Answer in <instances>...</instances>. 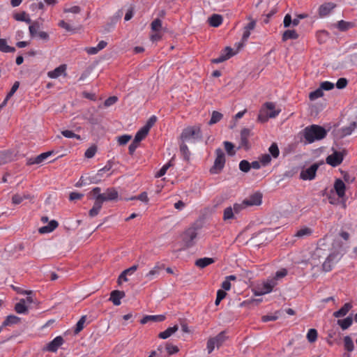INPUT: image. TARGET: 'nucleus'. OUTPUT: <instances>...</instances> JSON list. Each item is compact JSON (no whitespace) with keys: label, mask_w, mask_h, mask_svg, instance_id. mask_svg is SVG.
Masks as SVG:
<instances>
[{"label":"nucleus","mask_w":357,"mask_h":357,"mask_svg":"<svg viewBox=\"0 0 357 357\" xmlns=\"http://www.w3.org/2000/svg\"><path fill=\"white\" fill-rule=\"evenodd\" d=\"M326 134V130L318 125H312L304 129V137L309 143L324 139Z\"/></svg>","instance_id":"obj_1"},{"label":"nucleus","mask_w":357,"mask_h":357,"mask_svg":"<svg viewBox=\"0 0 357 357\" xmlns=\"http://www.w3.org/2000/svg\"><path fill=\"white\" fill-rule=\"evenodd\" d=\"M180 139L183 142L202 139V134L200 126L196 125L184 128L181 134Z\"/></svg>","instance_id":"obj_2"},{"label":"nucleus","mask_w":357,"mask_h":357,"mask_svg":"<svg viewBox=\"0 0 357 357\" xmlns=\"http://www.w3.org/2000/svg\"><path fill=\"white\" fill-rule=\"evenodd\" d=\"M216 158L213 165L210 168L209 172L211 174H217L222 172L225 165V155L224 151L218 148L215 150Z\"/></svg>","instance_id":"obj_3"},{"label":"nucleus","mask_w":357,"mask_h":357,"mask_svg":"<svg viewBox=\"0 0 357 357\" xmlns=\"http://www.w3.org/2000/svg\"><path fill=\"white\" fill-rule=\"evenodd\" d=\"M264 107L271 112L267 113L264 109H262L259 115H258V121L261 123H264L268 121L269 118H275L277 116L280 110H275V104L271 102H267L264 105Z\"/></svg>","instance_id":"obj_4"},{"label":"nucleus","mask_w":357,"mask_h":357,"mask_svg":"<svg viewBox=\"0 0 357 357\" xmlns=\"http://www.w3.org/2000/svg\"><path fill=\"white\" fill-rule=\"evenodd\" d=\"M227 339V337L226 336L225 331H222L215 337L209 338L207 341L206 346L208 353L211 354L214 350L215 347L218 349L220 348Z\"/></svg>","instance_id":"obj_5"},{"label":"nucleus","mask_w":357,"mask_h":357,"mask_svg":"<svg viewBox=\"0 0 357 357\" xmlns=\"http://www.w3.org/2000/svg\"><path fill=\"white\" fill-rule=\"evenodd\" d=\"M197 233L195 227H190L186 229L183 234V241L185 247L190 248L195 244V239L197 238Z\"/></svg>","instance_id":"obj_6"},{"label":"nucleus","mask_w":357,"mask_h":357,"mask_svg":"<svg viewBox=\"0 0 357 357\" xmlns=\"http://www.w3.org/2000/svg\"><path fill=\"white\" fill-rule=\"evenodd\" d=\"M119 192L114 188H108L106 190L102 193V195H99V198L101 199L100 204L102 205L105 202H112L118 199Z\"/></svg>","instance_id":"obj_7"},{"label":"nucleus","mask_w":357,"mask_h":357,"mask_svg":"<svg viewBox=\"0 0 357 357\" xmlns=\"http://www.w3.org/2000/svg\"><path fill=\"white\" fill-rule=\"evenodd\" d=\"M319 167V164L314 163L309 168L303 169L300 174V178L303 181L314 179Z\"/></svg>","instance_id":"obj_8"},{"label":"nucleus","mask_w":357,"mask_h":357,"mask_svg":"<svg viewBox=\"0 0 357 357\" xmlns=\"http://www.w3.org/2000/svg\"><path fill=\"white\" fill-rule=\"evenodd\" d=\"M308 17V15L306 13L296 14V17L292 20L290 14H287L284 16L283 24L285 28L289 27L291 24L293 26H296L298 25V19H305Z\"/></svg>","instance_id":"obj_9"},{"label":"nucleus","mask_w":357,"mask_h":357,"mask_svg":"<svg viewBox=\"0 0 357 357\" xmlns=\"http://www.w3.org/2000/svg\"><path fill=\"white\" fill-rule=\"evenodd\" d=\"M244 204L248 206H259L262 202V194L256 192L243 200Z\"/></svg>","instance_id":"obj_10"},{"label":"nucleus","mask_w":357,"mask_h":357,"mask_svg":"<svg viewBox=\"0 0 357 357\" xmlns=\"http://www.w3.org/2000/svg\"><path fill=\"white\" fill-rule=\"evenodd\" d=\"M64 342L63 338L61 336L56 337L53 340L50 342L43 349V351L50 352H56L59 347H61Z\"/></svg>","instance_id":"obj_11"},{"label":"nucleus","mask_w":357,"mask_h":357,"mask_svg":"<svg viewBox=\"0 0 357 357\" xmlns=\"http://www.w3.org/2000/svg\"><path fill=\"white\" fill-rule=\"evenodd\" d=\"M343 160V155L341 152L335 151L333 154L329 155L326 159V163L332 167H337L342 163Z\"/></svg>","instance_id":"obj_12"},{"label":"nucleus","mask_w":357,"mask_h":357,"mask_svg":"<svg viewBox=\"0 0 357 357\" xmlns=\"http://www.w3.org/2000/svg\"><path fill=\"white\" fill-rule=\"evenodd\" d=\"M66 69L67 65L61 64L59 67L56 68L54 70L49 71L47 73V75L52 79H56L61 75L66 77L67 75Z\"/></svg>","instance_id":"obj_13"},{"label":"nucleus","mask_w":357,"mask_h":357,"mask_svg":"<svg viewBox=\"0 0 357 357\" xmlns=\"http://www.w3.org/2000/svg\"><path fill=\"white\" fill-rule=\"evenodd\" d=\"M225 52V54H220L218 58L212 59V63H220L224 62L236 54V52H234L230 47H226Z\"/></svg>","instance_id":"obj_14"},{"label":"nucleus","mask_w":357,"mask_h":357,"mask_svg":"<svg viewBox=\"0 0 357 357\" xmlns=\"http://www.w3.org/2000/svg\"><path fill=\"white\" fill-rule=\"evenodd\" d=\"M225 52V54H220L218 58L212 59V63H220L224 62L236 54V52H234L230 47H226Z\"/></svg>","instance_id":"obj_15"},{"label":"nucleus","mask_w":357,"mask_h":357,"mask_svg":"<svg viewBox=\"0 0 357 357\" xmlns=\"http://www.w3.org/2000/svg\"><path fill=\"white\" fill-rule=\"evenodd\" d=\"M251 135V130L249 128H243L241 132V146L245 149H249L248 138Z\"/></svg>","instance_id":"obj_16"},{"label":"nucleus","mask_w":357,"mask_h":357,"mask_svg":"<svg viewBox=\"0 0 357 357\" xmlns=\"http://www.w3.org/2000/svg\"><path fill=\"white\" fill-rule=\"evenodd\" d=\"M126 294L123 291L114 290L111 292L109 301H111L114 305H119L121 304V299L125 297Z\"/></svg>","instance_id":"obj_17"},{"label":"nucleus","mask_w":357,"mask_h":357,"mask_svg":"<svg viewBox=\"0 0 357 357\" xmlns=\"http://www.w3.org/2000/svg\"><path fill=\"white\" fill-rule=\"evenodd\" d=\"M52 153V151H47L43 153L35 158H31L28 159L27 165H31L34 164H40L47 159Z\"/></svg>","instance_id":"obj_18"},{"label":"nucleus","mask_w":357,"mask_h":357,"mask_svg":"<svg viewBox=\"0 0 357 357\" xmlns=\"http://www.w3.org/2000/svg\"><path fill=\"white\" fill-rule=\"evenodd\" d=\"M336 6L333 3H325L320 6L319 8V15L321 17L328 15L330 12Z\"/></svg>","instance_id":"obj_19"},{"label":"nucleus","mask_w":357,"mask_h":357,"mask_svg":"<svg viewBox=\"0 0 357 357\" xmlns=\"http://www.w3.org/2000/svg\"><path fill=\"white\" fill-rule=\"evenodd\" d=\"M334 189L339 197L342 198L345 195L346 186L343 181L340 178L335 180L334 183Z\"/></svg>","instance_id":"obj_20"},{"label":"nucleus","mask_w":357,"mask_h":357,"mask_svg":"<svg viewBox=\"0 0 357 357\" xmlns=\"http://www.w3.org/2000/svg\"><path fill=\"white\" fill-rule=\"evenodd\" d=\"M165 319V315H146L141 320L142 324H146L149 321L161 322Z\"/></svg>","instance_id":"obj_21"},{"label":"nucleus","mask_w":357,"mask_h":357,"mask_svg":"<svg viewBox=\"0 0 357 357\" xmlns=\"http://www.w3.org/2000/svg\"><path fill=\"white\" fill-rule=\"evenodd\" d=\"M13 151L8 150L0 153V165L8 163L14 160Z\"/></svg>","instance_id":"obj_22"},{"label":"nucleus","mask_w":357,"mask_h":357,"mask_svg":"<svg viewBox=\"0 0 357 357\" xmlns=\"http://www.w3.org/2000/svg\"><path fill=\"white\" fill-rule=\"evenodd\" d=\"M21 319L15 315H8L6 317L3 322L2 323V326L6 327V326H10L13 325L17 324L20 323Z\"/></svg>","instance_id":"obj_23"},{"label":"nucleus","mask_w":357,"mask_h":357,"mask_svg":"<svg viewBox=\"0 0 357 357\" xmlns=\"http://www.w3.org/2000/svg\"><path fill=\"white\" fill-rule=\"evenodd\" d=\"M215 262V260L213 258L210 257H204L198 259L195 261V266L200 268H204L205 267L208 266V265L213 264Z\"/></svg>","instance_id":"obj_24"},{"label":"nucleus","mask_w":357,"mask_h":357,"mask_svg":"<svg viewBox=\"0 0 357 357\" xmlns=\"http://www.w3.org/2000/svg\"><path fill=\"white\" fill-rule=\"evenodd\" d=\"M58 225V222L53 220H51L47 225L40 227L38 231L40 234L50 233L54 231Z\"/></svg>","instance_id":"obj_25"},{"label":"nucleus","mask_w":357,"mask_h":357,"mask_svg":"<svg viewBox=\"0 0 357 357\" xmlns=\"http://www.w3.org/2000/svg\"><path fill=\"white\" fill-rule=\"evenodd\" d=\"M298 37L299 35L294 29H288L283 33L282 40L283 42H285L289 39L296 40Z\"/></svg>","instance_id":"obj_26"},{"label":"nucleus","mask_w":357,"mask_h":357,"mask_svg":"<svg viewBox=\"0 0 357 357\" xmlns=\"http://www.w3.org/2000/svg\"><path fill=\"white\" fill-rule=\"evenodd\" d=\"M208 22L210 26L213 27H218L222 22V17L218 14H213L210 17H208Z\"/></svg>","instance_id":"obj_27"},{"label":"nucleus","mask_w":357,"mask_h":357,"mask_svg":"<svg viewBox=\"0 0 357 357\" xmlns=\"http://www.w3.org/2000/svg\"><path fill=\"white\" fill-rule=\"evenodd\" d=\"M15 310L18 314H27L29 312L28 307L25 304V299L22 298L15 304Z\"/></svg>","instance_id":"obj_28"},{"label":"nucleus","mask_w":357,"mask_h":357,"mask_svg":"<svg viewBox=\"0 0 357 357\" xmlns=\"http://www.w3.org/2000/svg\"><path fill=\"white\" fill-rule=\"evenodd\" d=\"M352 305L350 303H345L339 310L333 313L335 317H341L345 316L351 309Z\"/></svg>","instance_id":"obj_29"},{"label":"nucleus","mask_w":357,"mask_h":357,"mask_svg":"<svg viewBox=\"0 0 357 357\" xmlns=\"http://www.w3.org/2000/svg\"><path fill=\"white\" fill-rule=\"evenodd\" d=\"M178 329V326L177 325H175L173 327H169L165 331L160 333L158 334V337L161 339H167L176 332Z\"/></svg>","instance_id":"obj_30"},{"label":"nucleus","mask_w":357,"mask_h":357,"mask_svg":"<svg viewBox=\"0 0 357 357\" xmlns=\"http://www.w3.org/2000/svg\"><path fill=\"white\" fill-rule=\"evenodd\" d=\"M180 152L185 160L187 162L190 161V151H189L188 146L185 144V142H182L180 144Z\"/></svg>","instance_id":"obj_31"},{"label":"nucleus","mask_w":357,"mask_h":357,"mask_svg":"<svg viewBox=\"0 0 357 357\" xmlns=\"http://www.w3.org/2000/svg\"><path fill=\"white\" fill-rule=\"evenodd\" d=\"M337 323L342 330H346L351 326L353 323V318L351 316H349L344 319H338Z\"/></svg>","instance_id":"obj_32"},{"label":"nucleus","mask_w":357,"mask_h":357,"mask_svg":"<svg viewBox=\"0 0 357 357\" xmlns=\"http://www.w3.org/2000/svg\"><path fill=\"white\" fill-rule=\"evenodd\" d=\"M164 268V265H156L153 269L149 271L148 273H146V277L149 278V280H153L156 275H158L161 270Z\"/></svg>","instance_id":"obj_33"},{"label":"nucleus","mask_w":357,"mask_h":357,"mask_svg":"<svg viewBox=\"0 0 357 357\" xmlns=\"http://www.w3.org/2000/svg\"><path fill=\"white\" fill-rule=\"evenodd\" d=\"M174 158H175L174 156V157H172V159H171V160H169V161L166 165H164V166H163V167H162V168H161V169H160V170H159V171L155 174V176L156 178H160V177H161V176H164V175L166 174V172H167V169H168L170 167H172V166H173V165H174L173 160H174Z\"/></svg>","instance_id":"obj_34"},{"label":"nucleus","mask_w":357,"mask_h":357,"mask_svg":"<svg viewBox=\"0 0 357 357\" xmlns=\"http://www.w3.org/2000/svg\"><path fill=\"white\" fill-rule=\"evenodd\" d=\"M335 255H330L325 259L324 262L322 264L323 270L325 272H328L332 270V261L334 259Z\"/></svg>","instance_id":"obj_35"},{"label":"nucleus","mask_w":357,"mask_h":357,"mask_svg":"<svg viewBox=\"0 0 357 357\" xmlns=\"http://www.w3.org/2000/svg\"><path fill=\"white\" fill-rule=\"evenodd\" d=\"M0 51L2 52H15V48L7 45L6 39L0 40Z\"/></svg>","instance_id":"obj_36"},{"label":"nucleus","mask_w":357,"mask_h":357,"mask_svg":"<svg viewBox=\"0 0 357 357\" xmlns=\"http://www.w3.org/2000/svg\"><path fill=\"white\" fill-rule=\"evenodd\" d=\"M275 284V282L273 280L264 283L259 295L270 293L273 290Z\"/></svg>","instance_id":"obj_37"},{"label":"nucleus","mask_w":357,"mask_h":357,"mask_svg":"<svg viewBox=\"0 0 357 357\" xmlns=\"http://www.w3.org/2000/svg\"><path fill=\"white\" fill-rule=\"evenodd\" d=\"M344 349L349 352L352 351L354 349L353 340L349 335L344 337Z\"/></svg>","instance_id":"obj_38"},{"label":"nucleus","mask_w":357,"mask_h":357,"mask_svg":"<svg viewBox=\"0 0 357 357\" xmlns=\"http://www.w3.org/2000/svg\"><path fill=\"white\" fill-rule=\"evenodd\" d=\"M222 116H223V115L220 112H217V111H213L212 112L211 118L208 123V125L211 126V125H213V124L219 122L222 119Z\"/></svg>","instance_id":"obj_39"},{"label":"nucleus","mask_w":357,"mask_h":357,"mask_svg":"<svg viewBox=\"0 0 357 357\" xmlns=\"http://www.w3.org/2000/svg\"><path fill=\"white\" fill-rule=\"evenodd\" d=\"M357 128V122H352L349 126L342 128V133L344 136L349 135Z\"/></svg>","instance_id":"obj_40"},{"label":"nucleus","mask_w":357,"mask_h":357,"mask_svg":"<svg viewBox=\"0 0 357 357\" xmlns=\"http://www.w3.org/2000/svg\"><path fill=\"white\" fill-rule=\"evenodd\" d=\"M268 151L271 157L273 158H278L280 155V150L277 143L273 142L268 148Z\"/></svg>","instance_id":"obj_41"},{"label":"nucleus","mask_w":357,"mask_h":357,"mask_svg":"<svg viewBox=\"0 0 357 357\" xmlns=\"http://www.w3.org/2000/svg\"><path fill=\"white\" fill-rule=\"evenodd\" d=\"M31 196L29 195H20L19 194H15L12 197V202L14 204H20L22 202L24 199H30Z\"/></svg>","instance_id":"obj_42"},{"label":"nucleus","mask_w":357,"mask_h":357,"mask_svg":"<svg viewBox=\"0 0 357 357\" xmlns=\"http://www.w3.org/2000/svg\"><path fill=\"white\" fill-rule=\"evenodd\" d=\"M102 206V205L100 203L94 202L93 207L90 209V211L89 212V216L90 217L96 216L99 213Z\"/></svg>","instance_id":"obj_43"},{"label":"nucleus","mask_w":357,"mask_h":357,"mask_svg":"<svg viewBox=\"0 0 357 357\" xmlns=\"http://www.w3.org/2000/svg\"><path fill=\"white\" fill-rule=\"evenodd\" d=\"M324 96V92L322 89L319 86L317 89L314 91H312L309 94V98L310 100H315L316 99L321 98Z\"/></svg>","instance_id":"obj_44"},{"label":"nucleus","mask_w":357,"mask_h":357,"mask_svg":"<svg viewBox=\"0 0 357 357\" xmlns=\"http://www.w3.org/2000/svg\"><path fill=\"white\" fill-rule=\"evenodd\" d=\"M317 331L314 328H310L307 332V339L309 342L313 343L317 340Z\"/></svg>","instance_id":"obj_45"},{"label":"nucleus","mask_w":357,"mask_h":357,"mask_svg":"<svg viewBox=\"0 0 357 357\" xmlns=\"http://www.w3.org/2000/svg\"><path fill=\"white\" fill-rule=\"evenodd\" d=\"M86 320V316L83 315L79 320L77 321L76 324V327L75 328L74 333L75 334H78L84 328V323Z\"/></svg>","instance_id":"obj_46"},{"label":"nucleus","mask_w":357,"mask_h":357,"mask_svg":"<svg viewBox=\"0 0 357 357\" xmlns=\"http://www.w3.org/2000/svg\"><path fill=\"white\" fill-rule=\"evenodd\" d=\"M352 26L353 24L351 22H345L344 20H340L337 24V27L342 31H347Z\"/></svg>","instance_id":"obj_47"},{"label":"nucleus","mask_w":357,"mask_h":357,"mask_svg":"<svg viewBox=\"0 0 357 357\" xmlns=\"http://www.w3.org/2000/svg\"><path fill=\"white\" fill-rule=\"evenodd\" d=\"M234 218V212L231 206L227 207L224 210L223 213V220H228L233 219Z\"/></svg>","instance_id":"obj_48"},{"label":"nucleus","mask_w":357,"mask_h":357,"mask_svg":"<svg viewBox=\"0 0 357 357\" xmlns=\"http://www.w3.org/2000/svg\"><path fill=\"white\" fill-rule=\"evenodd\" d=\"M90 194L92 195L93 198L95 199V202L100 203L101 199L99 198V195H102L101 188L96 187L91 190Z\"/></svg>","instance_id":"obj_49"},{"label":"nucleus","mask_w":357,"mask_h":357,"mask_svg":"<svg viewBox=\"0 0 357 357\" xmlns=\"http://www.w3.org/2000/svg\"><path fill=\"white\" fill-rule=\"evenodd\" d=\"M14 18L15 20L17 21H22V22H25L28 24H30L31 22V20L30 18H26V13L25 12H22L20 13H16L14 15Z\"/></svg>","instance_id":"obj_50"},{"label":"nucleus","mask_w":357,"mask_h":357,"mask_svg":"<svg viewBox=\"0 0 357 357\" xmlns=\"http://www.w3.org/2000/svg\"><path fill=\"white\" fill-rule=\"evenodd\" d=\"M317 40L319 43H324L328 38V33L326 31H319L317 34Z\"/></svg>","instance_id":"obj_51"},{"label":"nucleus","mask_w":357,"mask_h":357,"mask_svg":"<svg viewBox=\"0 0 357 357\" xmlns=\"http://www.w3.org/2000/svg\"><path fill=\"white\" fill-rule=\"evenodd\" d=\"M312 234L311 229L308 227H303L297 231V232L295 234V236L296 237H303L304 236H309Z\"/></svg>","instance_id":"obj_52"},{"label":"nucleus","mask_w":357,"mask_h":357,"mask_svg":"<svg viewBox=\"0 0 357 357\" xmlns=\"http://www.w3.org/2000/svg\"><path fill=\"white\" fill-rule=\"evenodd\" d=\"M239 169L243 172H248L250 170V163L245 160H243L239 163Z\"/></svg>","instance_id":"obj_53"},{"label":"nucleus","mask_w":357,"mask_h":357,"mask_svg":"<svg viewBox=\"0 0 357 357\" xmlns=\"http://www.w3.org/2000/svg\"><path fill=\"white\" fill-rule=\"evenodd\" d=\"M96 152H97V146L95 145H93L86 149V151H85V153H84V156L86 158H91L95 155Z\"/></svg>","instance_id":"obj_54"},{"label":"nucleus","mask_w":357,"mask_h":357,"mask_svg":"<svg viewBox=\"0 0 357 357\" xmlns=\"http://www.w3.org/2000/svg\"><path fill=\"white\" fill-rule=\"evenodd\" d=\"M151 29L153 31H159L161 28H162V21L157 18V19H155L152 22H151Z\"/></svg>","instance_id":"obj_55"},{"label":"nucleus","mask_w":357,"mask_h":357,"mask_svg":"<svg viewBox=\"0 0 357 357\" xmlns=\"http://www.w3.org/2000/svg\"><path fill=\"white\" fill-rule=\"evenodd\" d=\"M165 349L168 355H172L178 352L179 349L177 346L173 345L170 343H167L165 347Z\"/></svg>","instance_id":"obj_56"},{"label":"nucleus","mask_w":357,"mask_h":357,"mask_svg":"<svg viewBox=\"0 0 357 357\" xmlns=\"http://www.w3.org/2000/svg\"><path fill=\"white\" fill-rule=\"evenodd\" d=\"M224 146L226 151L229 155H234L235 154V151L234 150V146L231 142H225Z\"/></svg>","instance_id":"obj_57"},{"label":"nucleus","mask_w":357,"mask_h":357,"mask_svg":"<svg viewBox=\"0 0 357 357\" xmlns=\"http://www.w3.org/2000/svg\"><path fill=\"white\" fill-rule=\"evenodd\" d=\"M58 25L64 29L66 31L68 32H73L75 33L76 31V29L73 28L69 24L66 22L64 20H61Z\"/></svg>","instance_id":"obj_58"},{"label":"nucleus","mask_w":357,"mask_h":357,"mask_svg":"<svg viewBox=\"0 0 357 357\" xmlns=\"http://www.w3.org/2000/svg\"><path fill=\"white\" fill-rule=\"evenodd\" d=\"M259 161L263 166H266L270 164L271 161V156L270 154L266 153L261 155L259 158Z\"/></svg>","instance_id":"obj_59"},{"label":"nucleus","mask_w":357,"mask_h":357,"mask_svg":"<svg viewBox=\"0 0 357 357\" xmlns=\"http://www.w3.org/2000/svg\"><path fill=\"white\" fill-rule=\"evenodd\" d=\"M226 296H227V293L224 290L219 289L217 291V296H216V299H215V305H218L220 304V301L222 299H224Z\"/></svg>","instance_id":"obj_60"},{"label":"nucleus","mask_w":357,"mask_h":357,"mask_svg":"<svg viewBox=\"0 0 357 357\" xmlns=\"http://www.w3.org/2000/svg\"><path fill=\"white\" fill-rule=\"evenodd\" d=\"M132 138L131 135H123L118 137V143L119 145H126Z\"/></svg>","instance_id":"obj_61"},{"label":"nucleus","mask_w":357,"mask_h":357,"mask_svg":"<svg viewBox=\"0 0 357 357\" xmlns=\"http://www.w3.org/2000/svg\"><path fill=\"white\" fill-rule=\"evenodd\" d=\"M61 134L66 138H76L80 139L81 137L79 135L75 134L71 130H66L61 132Z\"/></svg>","instance_id":"obj_62"},{"label":"nucleus","mask_w":357,"mask_h":357,"mask_svg":"<svg viewBox=\"0 0 357 357\" xmlns=\"http://www.w3.org/2000/svg\"><path fill=\"white\" fill-rule=\"evenodd\" d=\"M334 86L335 84L333 83L328 81L323 82L320 84V87L322 89L323 91H330L333 89Z\"/></svg>","instance_id":"obj_63"},{"label":"nucleus","mask_w":357,"mask_h":357,"mask_svg":"<svg viewBox=\"0 0 357 357\" xmlns=\"http://www.w3.org/2000/svg\"><path fill=\"white\" fill-rule=\"evenodd\" d=\"M348 84V81L346 78L341 77L338 79L337 82H336V87L339 89H344Z\"/></svg>","instance_id":"obj_64"}]
</instances>
